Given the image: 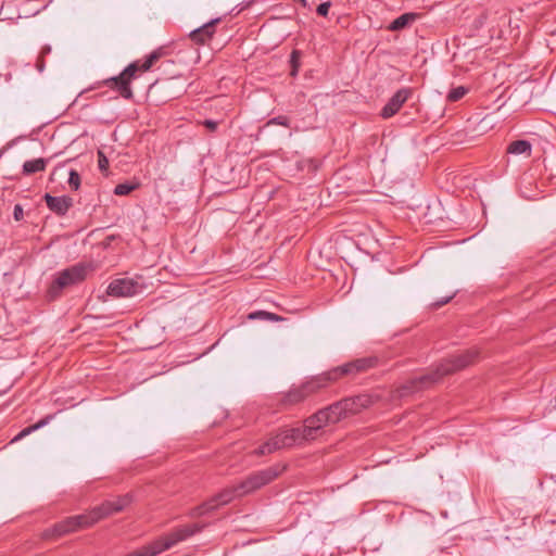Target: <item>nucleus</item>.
<instances>
[{
    "mask_svg": "<svg viewBox=\"0 0 556 556\" xmlns=\"http://www.w3.org/2000/svg\"><path fill=\"white\" fill-rule=\"evenodd\" d=\"M532 151V146L528 140H516L508 144L507 153L515 155H526L530 156Z\"/></svg>",
    "mask_w": 556,
    "mask_h": 556,
    "instance_id": "18",
    "label": "nucleus"
},
{
    "mask_svg": "<svg viewBox=\"0 0 556 556\" xmlns=\"http://www.w3.org/2000/svg\"><path fill=\"white\" fill-rule=\"evenodd\" d=\"M130 502L131 496L129 494L117 496L114 500L105 501L101 505L93 507L88 513L67 517L51 528L46 529L42 533V536L46 540L56 539L80 529L91 527L101 519L122 511L130 504Z\"/></svg>",
    "mask_w": 556,
    "mask_h": 556,
    "instance_id": "2",
    "label": "nucleus"
},
{
    "mask_svg": "<svg viewBox=\"0 0 556 556\" xmlns=\"http://www.w3.org/2000/svg\"><path fill=\"white\" fill-rule=\"evenodd\" d=\"M377 363L378 359L376 357H364L339 366L328 371L323 377L312 379L298 387L291 388L281 396L280 405L285 408L296 405L317 392L320 388L326 387L329 381H336L342 376H355L364 372L375 367Z\"/></svg>",
    "mask_w": 556,
    "mask_h": 556,
    "instance_id": "1",
    "label": "nucleus"
},
{
    "mask_svg": "<svg viewBox=\"0 0 556 556\" xmlns=\"http://www.w3.org/2000/svg\"><path fill=\"white\" fill-rule=\"evenodd\" d=\"M306 441L300 431V428H283L276 434L270 435L267 441L260 445V447L255 451V454L267 455L281 448H290L295 445H302Z\"/></svg>",
    "mask_w": 556,
    "mask_h": 556,
    "instance_id": "5",
    "label": "nucleus"
},
{
    "mask_svg": "<svg viewBox=\"0 0 556 556\" xmlns=\"http://www.w3.org/2000/svg\"><path fill=\"white\" fill-rule=\"evenodd\" d=\"M50 51H51V48H50V47H45V48L42 49V51H41V54H42V55H43V54H48V53H50Z\"/></svg>",
    "mask_w": 556,
    "mask_h": 556,
    "instance_id": "33",
    "label": "nucleus"
},
{
    "mask_svg": "<svg viewBox=\"0 0 556 556\" xmlns=\"http://www.w3.org/2000/svg\"><path fill=\"white\" fill-rule=\"evenodd\" d=\"M454 295H455V293H452V294H450L447 296H444V298L435 301L432 305L434 307L439 308V307L445 305L446 303H448L454 298Z\"/></svg>",
    "mask_w": 556,
    "mask_h": 556,
    "instance_id": "28",
    "label": "nucleus"
},
{
    "mask_svg": "<svg viewBox=\"0 0 556 556\" xmlns=\"http://www.w3.org/2000/svg\"><path fill=\"white\" fill-rule=\"evenodd\" d=\"M98 166L101 172H106L109 168V160L102 151H98Z\"/></svg>",
    "mask_w": 556,
    "mask_h": 556,
    "instance_id": "26",
    "label": "nucleus"
},
{
    "mask_svg": "<svg viewBox=\"0 0 556 556\" xmlns=\"http://www.w3.org/2000/svg\"><path fill=\"white\" fill-rule=\"evenodd\" d=\"M68 186L72 190H78L79 187H80V176L79 174L77 173V170L75 169H71L70 170V175H68Z\"/></svg>",
    "mask_w": 556,
    "mask_h": 556,
    "instance_id": "24",
    "label": "nucleus"
},
{
    "mask_svg": "<svg viewBox=\"0 0 556 556\" xmlns=\"http://www.w3.org/2000/svg\"><path fill=\"white\" fill-rule=\"evenodd\" d=\"M203 125L205 128H207L210 131H215L217 129L218 123L213 119H205L203 122Z\"/></svg>",
    "mask_w": 556,
    "mask_h": 556,
    "instance_id": "30",
    "label": "nucleus"
},
{
    "mask_svg": "<svg viewBox=\"0 0 556 556\" xmlns=\"http://www.w3.org/2000/svg\"><path fill=\"white\" fill-rule=\"evenodd\" d=\"M161 49L151 52L143 61H135L130 63L121 74L110 77L103 81L105 86L118 92V94L130 100L134 97L131 90V81L138 77L140 73L149 71L162 56Z\"/></svg>",
    "mask_w": 556,
    "mask_h": 556,
    "instance_id": "4",
    "label": "nucleus"
},
{
    "mask_svg": "<svg viewBox=\"0 0 556 556\" xmlns=\"http://www.w3.org/2000/svg\"><path fill=\"white\" fill-rule=\"evenodd\" d=\"M366 402L367 400L362 396L348 397L325 407L324 410L329 417L330 424H337L349 414H356L361 407L366 405Z\"/></svg>",
    "mask_w": 556,
    "mask_h": 556,
    "instance_id": "9",
    "label": "nucleus"
},
{
    "mask_svg": "<svg viewBox=\"0 0 556 556\" xmlns=\"http://www.w3.org/2000/svg\"><path fill=\"white\" fill-rule=\"evenodd\" d=\"M478 358V351L470 349L443 359L434 369L408 379L401 388V395L421 391L440 381L443 377L460 370Z\"/></svg>",
    "mask_w": 556,
    "mask_h": 556,
    "instance_id": "3",
    "label": "nucleus"
},
{
    "mask_svg": "<svg viewBox=\"0 0 556 556\" xmlns=\"http://www.w3.org/2000/svg\"><path fill=\"white\" fill-rule=\"evenodd\" d=\"M138 282L132 279L122 278L113 280L108 287V294L114 298L132 296L139 292Z\"/></svg>",
    "mask_w": 556,
    "mask_h": 556,
    "instance_id": "12",
    "label": "nucleus"
},
{
    "mask_svg": "<svg viewBox=\"0 0 556 556\" xmlns=\"http://www.w3.org/2000/svg\"><path fill=\"white\" fill-rule=\"evenodd\" d=\"M285 467H280L279 465H275L268 467L266 469L253 472L243 481L237 484V490L239 495H247L276 479Z\"/></svg>",
    "mask_w": 556,
    "mask_h": 556,
    "instance_id": "8",
    "label": "nucleus"
},
{
    "mask_svg": "<svg viewBox=\"0 0 556 556\" xmlns=\"http://www.w3.org/2000/svg\"><path fill=\"white\" fill-rule=\"evenodd\" d=\"M138 187L137 184L122 182L115 186L114 194L127 195Z\"/></svg>",
    "mask_w": 556,
    "mask_h": 556,
    "instance_id": "22",
    "label": "nucleus"
},
{
    "mask_svg": "<svg viewBox=\"0 0 556 556\" xmlns=\"http://www.w3.org/2000/svg\"><path fill=\"white\" fill-rule=\"evenodd\" d=\"M420 17L419 13L408 12L400 15L390 23L388 29L391 31H399L415 23Z\"/></svg>",
    "mask_w": 556,
    "mask_h": 556,
    "instance_id": "15",
    "label": "nucleus"
},
{
    "mask_svg": "<svg viewBox=\"0 0 556 556\" xmlns=\"http://www.w3.org/2000/svg\"><path fill=\"white\" fill-rule=\"evenodd\" d=\"M220 22V18H213L197 29H193L189 37L197 45H204L208 42L215 34V26Z\"/></svg>",
    "mask_w": 556,
    "mask_h": 556,
    "instance_id": "13",
    "label": "nucleus"
},
{
    "mask_svg": "<svg viewBox=\"0 0 556 556\" xmlns=\"http://www.w3.org/2000/svg\"><path fill=\"white\" fill-rule=\"evenodd\" d=\"M267 126H270V125H279V126H283V127H290V119L288 116H285V115H279V116H276V117H273L270 118L267 124Z\"/></svg>",
    "mask_w": 556,
    "mask_h": 556,
    "instance_id": "25",
    "label": "nucleus"
},
{
    "mask_svg": "<svg viewBox=\"0 0 556 556\" xmlns=\"http://www.w3.org/2000/svg\"><path fill=\"white\" fill-rule=\"evenodd\" d=\"M413 88L404 87L399 89L381 110L383 118L394 116L403 106V104L412 97Z\"/></svg>",
    "mask_w": 556,
    "mask_h": 556,
    "instance_id": "11",
    "label": "nucleus"
},
{
    "mask_svg": "<svg viewBox=\"0 0 556 556\" xmlns=\"http://www.w3.org/2000/svg\"><path fill=\"white\" fill-rule=\"evenodd\" d=\"M45 202L50 211L58 215H65L73 205V199L68 195L53 197L45 194Z\"/></svg>",
    "mask_w": 556,
    "mask_h": 556,
    "instance_id": "14",
    "label": "nucleus"
},
{
    "mask_svg": "<svg viewBox=\"0 0 556 556\" xmlns=\"http://www.w3.org/2000/svg\"><path fill=\"white\" fill-rule=\"evenodd\" d=\"M13 216L16 220H21L23 218V208L20 204L14 206Z\"/></svg>",
    "mask_w": 556,
    "mask_h": 556,
    "instance_id": "31",
    "label": "nucleus"
},
{
    "mask_svg": "<svg viewBox=\"0 0 556 556\" xmlns=\"http://www.w3.org/2000/svg\"><path fill=\"white\" fill-rule=\"evenodd\" d=\"M43 67H45V63H43V60L42 58L40 60H38L37 62V68L39 72H42L43 71Z\"/></svg>",
    "mask_w": 556,
    "mask_h": 556,
    "instance_id": "32",
    "label": "nucleus"
},
{
    "mask_svg": "<svg viewBox=\"0 0 556 556\" xmlns=\"http://www.w3.org/2000/svg\"><path fill=\"white\" fill-rule=\"evenodd\" d=\"M48 422V419H41L39 420L37 424L33 425V426H29V427H26L25 429H23L13 440L12 442H15V441H18L21 440L22 438L30 434L33 431L35 430H38L40 429L41 427H43L45 425H47Z\"/></svg>",
    "mask_w": 556,
    "mask_h": 556,
    "instance_id": "21",
    "label": "nucleus"
},
{
    "mask_svg": "<svg viewBox=\"0 0 556 556\" xmlns=\"http://www.w3.org/2000/svg\"><path fill=\"white\" fill-rule=\"evenodd\" d=\"M239 496L240 495L238 493L237 485H235L231 488L224 489L218 494L211 497L210 502H212V504H216V509H217L219 506L226 505Z\"/></svg>",
    "mask_w": 556,
    "mask_h": 556,
    "instance_id": "16",
    "label": "nucleus"
},
{
    "mask_svg": "<svg viewBox=\"0 0 556 556\" xmlns=\"http://www.w3.org/2000/svg\"><path fill=\"white\" fill-rule=\"evenodd\" d=\"M248 318L251 320L260 319V320H266V321H279V320L283 319L281 316L274 314V313L266 312V311L252 312L249 314Z\"/></svg>",
    "mask_w": 556,
    "mask_h": 556,
    "instance_id": "20",
    "label": "nucleus"
},
{
    "mask_svg": "<svg viewBox=\"0 0 556 556\" xmlns=\"http://www.w3.org/2000/svg\"><path fill=\"white\" fill-rule=\"evenodd\" d=\"M87 266L76 264L70 268L60 271L49 287L48 295L51 300L56 299L63 289L83 281L87 275Z\"/></svg>",
    "mask_w": 556,
    "mask_h": 556,
    "instance_id": "7",
    "label": "nucleus"
},
{
    "mask_svg": "<svg viewBox=\"0 0 556 556\" xmlns=\"http://www.w3.org/2000/svg\"><path fill=\"white\" fill-rule=\"evenodd\" d=\"M331 425L329 417L325 413L324 408L319 409L314 415L305 419L304 426L300 428L306 442L315 440L318 435L319 430L324 427Z\"/></svg>",
    "mask_w": 556,
    "mask_h": 556,
    "instance_id": "10",
    "label": "nucleus"
},
{
    "mask_svg": "<svg viewBox=\"0 0 556 556\" xmlns=\"http://www.w3.org/2000/svg\"><path fill=\"white\" fill-rule=\"evenodd\" d=\"M330 7H331L330 1L323 2L317 7L316 12L318 15L326 17L329 13Z\"/></svg>",
    "mask_w": 556,
    "mask_h": 556,
    "instance_id": "27",
    "label": "nucleus"
},
{
    "mask_svg": "<svg viewBox=\"0 0 556 556\" xmlns=\"http://www.w3.org/2000/svg\"><path fill=\"white\" fill-rule=\"evenodd\" d=\"M215 509H216V504H212V502H210V500H207L206 502L202 503L201 505L193 507L189 511V516L191 518H198V517L204 516L206 514H210V513L214 511Z\"/></svg>",
    "mask_w": 556,
    "mask_h": 556,
    "instance_id": "19",
    "label": "nucleus"
},
{
    "mask_svg": "<svg viewBox=\"0 0 556 556\" xmlns=\"http://www.w3.org/2000/svg\"><path fill=\"white\" fill-rule=\"evenodd\" d=\"M48 160L43 157L28 160L24 162L22 173L25 176H29L39 172L46 170Z\"/></svg>",
    "mask_w": 556,
    "mask_h": 556,
    "instance_id": "17",
    "label": "nucleus"
},
{
    "mask_svg": "<svg viewBox=\"0 0 556 556\" xmlns=\"http://www.w3.org/2000/svg\"><path fill=\"white\" fill-rule=\"evenodd\" d=\"M468 92V89L464 86H458L456 88L451 89V91L447 94V100L450 102H456L465 97V94Z\"/></svg>",
    "mask_w": 556,
    "mask_h": 556,
    "instance_id": "23",
    "label": "nucleus"
},
{
    "mask_svg": "<svg viewBox=\"0 0 556 556\" xmlns=\"http://www.w3.org/2000/svg\"><path fill=\"white\" fill-rule=\"evenodd\" d=\"M300 56V52L298 50H293L292 53H291V63H292V66H293V72L292 74L294 75L295 72H296V68H298V59Z\"/></svg>",
    "mask_w": 556,
    "mask_h": 556,
    "instance_id": "29",
    "label": "nucleus"
},
{
    "mask_svg": "<svg viewBox=\"0 0 556 556\" xmlns=\"http://www.w3.org/2000/svg\"><path fill=\"white\" fill-rule=\"evenodd\" d=\"M205 527L206 523L201 522L179 525L173 528L166 534L154 540V542L161 554L164 551H167L174 547L175 545L190 539L191 536L202 532Z\"/></svg>",
    "mask_w": 556,
    "mask_h": 556,
    "instance_id": "6",
    "label": "nucleus"
}]
</instances>
